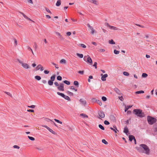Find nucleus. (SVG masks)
I'll return each mask as SVG.
<instances>
[{
	"instance_id": "f257e3e1",
	"label": "nucleus",
	"mask_w": 157,
	"mask_h": 157,
	"mask_svg": "<svg viewBox=\"0 0 157 157\" xmlns=\"http://www.w3.org/2000/svg\"><path fill=\"white\" fill-rule=\"evenodd\" d=\"M140 146L144 150H141L140 151V152L144 153L148 155L149 153V149L147 146L144 144H141Z\"/></svg>"
},
{
	"instance_id": "f03ea898",
	"label": "nucleus",
	"mask_w": 157,
	"mask_h": 157,
	"mask_svg": "<svg viewBox=\"0 0 157 157\" xmlns=\"http://www.w3.org/2000/svg\"><path fill=\"white\" fill-rule=\"evenodd\" d=\"M133 112L135 113V114L138 117H144V114L142 112V111L141 109H134Z\"/></svg>"
},
{
	"instance_id": "7ed1b4c3",
	"label": "nucleus",
	"mask_w": 157,
	"mask_h": 157,
	"mask_svg": "<svg viewBox=\"0 0 157 157\" xmlns=\"http://www.w3.org/2000/svg\"><path fill=\"white\" fill-rule=\"evenodd\" d=\"M83 59L84 61L87 63H89L90 65H92L93 63L92 61L90 56L88 55L84 56Z\"/></svg>"
},
{
	"instance_id": "20e7f679",
	"label": "nucleus",
	"mask_w": 157,
	"mask_h": 157,
	"mask_svg": "<svg viewBox=\"0 0 157 157\" xmlns=\"http://www.w3.org/2000/svg\"><path fill=\"white\" fill-rule=\"evenodd\" d=\"M147 120L148 123L150 124H153L156 121V119L150 116L147 117Z\"/></svg>"
},
{
	"instance_id": "39448f33",
	"label": "nucleus",
	"mask_w": 157,
	"mask_h": 157,
	"mask_svg": "<svg viewBox=\"0 0 157 157\" xmlns=\"http://www.w3.org/2000/svg\"><path fill=\"white\" fill-rule=\"evenodd\" d=\"M18 61L21 64V66L24 69H29L30 68V66L27 63H24L22 61L20 60L19 59H18Z\"/></svg>"
},
{
	"instance_id": "423d86ee",
	"label": "nucleus",
	"mask_w": 157,
	"mask_h": 157,
	"mask_svg": "<svg viewBox=\"0 0 157 157\" xmlns=\"http://www.w3.org/2000/svg\"><path fill=\"white\" fill-rule=\"evenodd\" d=\"M64 84L61 83L59 84V86L57 87V89L59 90L63 91L64 90Z\"/></svg>"
},
{
	"instance_id": "0eeeda50",
	"label": "nucleus",
	"mask_w": 157,
	"mask_h": 157,
	"mask_svg": "<svg viewBox=\"0 0 157 157\" xmlns=\"http://www.w3.org/2000/svg\"><path fill=\"white\" fill-rule=\"evenodd\" d=\"M99 118L101 119L105 117V115L104 113L102 111H100L98 112Z\"/></svg>"
},
{
	"instance_id": "6e6552de",
	"label": "nucleus",
	"mask_w": 157,
	"mask_h": 157,
	"mask_svg": "<svg viewBox=\"0 0 157 157\" xmlns=\"http://www.w3.org/2000/svg\"><path fill=\"white\" fill-rule=\"evenodd\" d=\"M101 76H102L101 77V79L103 81H106V78L108 76V75L107 74H105L104 75H103L102 74H101Z\"/></svg>"
},
{
	"instance_id": "1a4fd4ad",
	"label": "nucleus",
	"mask_w": 157,
	"mask_h": 157,
	"mask_svg": "<svg viewBox=\"0 0 157 157\" xmlns=\"http://www.w3.org/2000/svg\"><path fill=\"white\" fill-rule=\"evenodd\" d=\"M129 140L130 141H132V140H134L135 141V144H136V140L134 136H133L132 135H130L129 136Z\"/></svg>"
},
{
	"instance_id": "9d476101",
	"label": "nucleus",
	"mask_w": 157,
	"mask_h": 157,
	"mask_svg": "<svg viewBox=\"0 0 157 157\" xmlns=\"http://www.w3.org/2000/svg\"><path fill=\"white\" fill-rule=\"evenodd\" d=\"M79 101L82 105L85 106L86 105V102L85 100L81 98L80 99Z\"/></svg>"
},
{
	"instance_id": "9b49d317",
	"label": "nucleus",
	"mask_w": 157,
	"mask_h": 157,
	"mask_svg": "<svg viewBox=\"0 0 157 157\" xmlns=\"http://www.w3.org/2000/svg\"><path fill=\"white\" fill-rule=\"evenodd\" d=\"M89 1L90 2L96 5H98L99 4L98 2L96 0H89Z\"/></svg>"
},
{
	"instance_id": "f8f14e48",
	"label": "nucleus",
	"mask_w": 157,
	"mask_h": 157,
	"mask_svg": "<svg viewBox=\"0 0 157 157\" xmlns=\"http://www.w3.org/2000/svg\"><path fill=\"white\" fill-rule=\"evenodd\" d=\"M109 28L110 29L113 30H117L119 29L118 28L116 27L112 26L111 25L109 26Z\"/></svg>"
},
{
	"instance_id": "ddd939ff",
	"label": "nucleus",
	"mask_w": 157,
	"mask_h": 157,
	"mask_svg": "<svg viewBox=\"0 0 157 157\" xmlns=\"http://www.w3.org/2000/svg\"><path fill=\"white\" fill-rule=\"evenodd\" d=\"M132 105H129V106H125V110L124 111L125 112H126L127 110L131 108L132 107Z\"/></svg>"
},
{
	"instance_id": "4468645a",
	"label": "nucleus",
	"mask_w": 157,
	"mask_h": 157,
	"mask_svg": "<svg viewBox=\"0 0 157 157\" xmlns=\"http://www.w3.org/2000/svg\"><path fill=\"white\" fill-rule=\"evenodd\" d=\"M90 29L91 30V33L92 34H93L94 33H95V30L92 27L90 26Z\"/></svg>"
},
{
	"instance_id": "2eb2a0df",
	"label": "nucleus",
	"mask_w": 157,
	"mask_h": 157,
	"mask_svg": "<svg viewBox=\"0 0 157 157\" xmlns=\"http://www.w3.org/2000/svg\"><path fill=\"white\" fill-rule=\"evenodd\" d=\"M50 132L52 133L54 135L56 134V133L52 129H51L50 128H49L48 129Z\"/></svg>"
},
{
	"instance_id": "dca6fc26",
	"label": "nucleus",
	"mask_w": 157,
	"mask_h": 157,
	"mask_svg": "<svg viewBox=\"0 0 157 157\" xmlns=\"http://www.w3.org/2000/svg\"><path fill=\"white\" fill-rule=\"evenodd\" d=\"M113 127L114 128H112V127H110V129H111L112 130H113V131H114L115 133H117V131H118L117 130L116 127L115 126H113Z\"/></svg>"
},
{
	"instance_id": "f3484780",
	"label": "nucleus",
	"mask_w": 157,
	"mask_h": 157,
	"mask_svg": "<svg viewBox=\"0 0 157 157\" xmlns=\"http://www.w3.org/2000/svg\"><path fill=\"white\" fill-rule=\"evenodd\" d=\"M63 98H64L66 100H67L68 101H71L70 98L68 96L65 95H64Z\"/></svg>"
},
{
	"instance_id": "a211bd4d",
	"label": "nucleus",
	"mask_w": 157,
	"mask_h": 157,
	"mask_svg": "<svg viewBox=\"0 0 157 157\" xmlns=\"http://www.w3.org/2000/svg\"><path fill=\"white\" fill-rule=\"evenodd\" d=\"M61 1L60 0H58L56 3V5L57 6H60L61 4Z\"/></svg>"
},
{
	"instance_id": "6ab92c4d",
	"label": "nucleus",
	"mask_w": 157,
	"mask_h": 157,
	"mask_svg": "<svg viewBox=\"0 0 157 157\" xmlns=\"http://www.w3.org/2000/svg\"><path fill=\"white\" fill-rule=\"evenodd\" d=\"M114 90L119 95H121V93L120 91L117 88H115L114 89Z\"/></svg>"
},
{
	"instance_id": "aec40b11",
	"label": "nucleus",
	"mask_w": 157,
	"mask_h": 157,
	"mask_svg": "<svg viewBox=\"0 0 157 157\" xmlns=\"http://www.w3.org/2000/svg\"><path fill=\"white\" fill-rule=\"evenodd\" d=\"M78 46L83 48H86V46L84 44H79Z\"/></svg>"
},
{
	"instance_id": "412c9836",
	"label": "nucleus",
	"mask_w": 157,
	"mask_h": 157,
	"mask_svg": "<svg viewBox=\"0 0 157 157\" xmlns=\"http://www.w3.org/2000/svg\"><path fill=\"white\" fill-rule=\"evenodd\" d=\"M76 55L78 56L79 57V58H82L83 56V55L82 54H79L77 53L76 54Z\"/></svg>"
},
{
	"instance_id": "4be33fe9",
	"label": "nucleus",
	"mask_w": 157,
	"mask_h": 157,
	"mask_svg": "<svg viewBox=\"0 0 157 157\" xmlns=\"http://www.w3.org/2000/svg\"><path fill=\"white\" fill-rule=\"evenodd\" d=\"M60 63H61L65 64L66 63V62L65 59H62L60 61Z\"/></svg>"
},
{
	"instance_id": "5701e85b",
	"label": "nucleus",
	"mask_w": 157,
	"mask_h": 157,
	"mask_svg": "<svg viewBox=\"0 0 157 157\" xmlns=\"http://www.w3.org/2000/svg\"><path fill=\"white\" fill-rule=\"evenodd\" d=\"M128 132V128L127 127H125L124 128V132L126 134H127Z\"/></svg>"
},
{
	"instance_id": "b1692460",
	"label": "nucleus",
	"mask_w": 157,
	"mask_h": 157,
	"mask_svg": "<svg viewBox=\"0 0 157 157\" xmlns=\"http://www.w3.org/2000/svg\"><path fill=\"white\" fill-rule=\"evenodd\" d=\"M144 93V91L143 90H140L137 91H136L135 92V94H143Z\"/></svg>"
},
{
	"instance_id": "393cba45",
	"label": "nucleus",
	"mask_w": 157,
	"mask_h": 157,
	"mask_svg": "<svg viewBox=\"0 0 157 157\" xmlns=\"http://www.w3.org/2000/svg\"><path fill=\"white\" fill-rule=\"evenodd\" d=\"M35 78L38 81L40 80L41 79V77L40 76L38 75L36 76L35 77Z\"/></svg>"
},
{
	"instance_id": "a878e982",
	"label": "nucleus",
	"mask_w": 157,
	"mask_h": 157,
	"mask_svg": "<svg viewBox=\"0 0 157 157\" xmlns=\"http://www.w3.org/2000/svg\"><path fill=\"white\" fill-rule=\"evenodd\" d=\"M42 65L40 64H39L36 67V69L37 70H38L40 69L41 67H42Z\"/></svg>"
},
{
	"instance_id": "bb28decb",
	"label": "nucleus",
	"mask_w": 157,
	"mask_h": 157,
	"mask_svg": "<svg viewBox=\"0 0 157 157\" xmlns=\"http://www.w3.org/2000/svg\"><path fill=\"white\" fill-rule=\"evenodd\" d=\"M74 84L77 86V87L78 86L79 83L78 81H75L74 82Z\"/></svg>"
},
{
	"instance_id": "cd10ccee",
	"label": "nucleus",
	"mask_w": 157,
	"mask_h": 157,
	"mask_svg": "<svg viewBox=\"0 0 157 157\" xmlns=\"http://www.w3.org/2000/svg\"><path fill=\"white\" fill-rule=\"evenodd\" d=\"M56 76L55 75H53L51 77V80L53 81L55 78Z\"/></svg>"
},
{
	"instance_id": "c85d7f7f",
	"label": "nucleus",
	"mask_w": 157,
	"mask_h": 157,
	"mask_svg": "<svg viewBox=\"0 0 157 157\" xmlns=\"http://www.w3.org/2000/svg\"><path fill=\"white\" fill-rule=\"evenodd\" d=\"M109 43L111 44H115V43L113 41V40H111L109 41Z\"/></svg>"
},
{
	"instance_id": "c756f323",
	"label": "nucleus",
	"mask_w": 157,
	"mask_h": 157,
	"mask_svg": "<svg viewBox=\"0 0 157 157\" xmlns=\"http://www.w3.org/2000/svg\"><path fill=\"white\" fill-rule=\"evenodd\" d=\"M63 82L64 83H65L67 85H69L70 84V82H69V81H68L67 80H65V81H63Z\"/></svg>"
},
{
	"instance_id": "7c9ffc66",
	"label": "nucleus",
	"mask_w": 157,
	"mask_h": 157,
	"mask_svg": "<svg viewBox=\"0 0 157 157\" xmlns=\"http://www.w3.org/2000/svg\"><path fill=\"white\" fill-rule=\"evenodd\" d=\"M48 83L49 85L50 86H52L53 85V81H52L51 80H49L48 81Z\"/></svg>"
},
{
	"instance_id": "2f4dec72",
	"label": "nucleus",
	"mask_w": 157,
	"mask_h": 157,
	"mask_svg": "<svg viewBox=\"0 0 157 157\" xmlns=\"http://www.w3.org/2000/svg\"><path fill=\"white\" fill-rule=\"evenodd\" d=\"M28 138L30 140L32 141H34L35 140V138L32 137H31L29 136H28Z\"/></svg>"
},
{
	"instance_id": "473e14b6",
	"label": "nucleus",
	"mask_w": 157,
	"mask_h": 157,
	"mask_svg": "<svg viewBox=\"0 0 157 157\" xmlns=\"http://www.w3.org/2000/svg\"><path fill=\"white\" fill-rule=\"evenodd\" d=\"M142 76L143 78H146L147 77V75L146 73H143Z\"/></svg>"
},
{
	"instance_id": "72a5a7b5",
	"label": "nucleus",
	"mask_w": 157,
	"mask_h": 157,
	"mask_svg": "<svg viewBox=\"0 0 157 157\" xmlns=\"http://www.w3.org/2000/svg\"><path fill=\"white\" fill-rule=\"evenodd\" d=\"M120 52L118 50L115 49L114 50V53L115 54H119Z\"/></svg>"
},
{
	"instance_id": "f704fd0d",
	"label": "nucleus",
	"mask_w": 157,
	"mask_h": 157,
	"mask_svg": "<svg viewBox=\"0 0 157 157\" xmlns=\"http://www.w3.org/2000/svg\"><path fill=\"white\" fill-rule=\"evenodd\" d=\"M102 142L103 143L105 144H108V143L107 142L105 139H103L102 140Z\"/></svg>"
},
{
	"instance_id": "c9c22d12",
	"label": "nucleus",
	"mask_w": 157,
	"mask_h": 157,
	"mask_svg": "<svg viewBox=\"0 0 157 157\" xmlns=\"http://www.w3.org/2000/svg\"><path fill=\"white\" fill-rule=\"evenodd\" d=\"M57 94L58 95L61 96L62 97H63V96H64V95L62 93H60L59 92H57Z\"/></svg>"
},
{
	"instance_id": "e433bc0d",
	"label": "nucleus",
	"mask_w": 157,
	"mask_h": 157,
	"mask_svg": "<svg viewBox=\"0 0 157 157\" xmlns=\"http://www.w3.org/2000/svg\"><path fill=\"white\" fill-rule=\"evenodd\" d=\"M99 127L102 130H104L105 128L101 124H99L98 125Z\"/></svg>"
},
{
	"instance_id": "4c0bfd02",
	"label": "nucleus",
	"mask_w": 157,
	"mask_h": 157,
	"mask_svg": "<svg viewBox=\"0 0 157 157\" xmlns=\"http://www.w3.org/2000/svg\"><path fill=\"white\" fill-rule=\"evenodd\" d=\"M80 115V116H82L83 117H86V118L88 117V116L86 115L83 114V113H82V114H81Z\"/></svg>"
},
{
	"instance_id": "58836bf2",
	"label": "nucleus",
	"mask_w": 157,
	"mask_h": 157,
	"mask_svg": "<svg viewBox=\"0 0 157 157\" xmlns=\"http://www.w3.org/2000/svg\"><path fill=\"white\" fill-rule=\"evenodd\" d=\"M96 102L99 105H102V102L101 101L98 100Z\"/></svg>"
},
{
	"instance_id": "ea45409f",
	"label": "nucleus",
	"mask_w": 157,
	"mask_h": 157,
	"mask_svg": "<svg viewBox=\"0 0 157 157\" xmlns=\"http://www.w3.org/2000/svg\"><path fill=\"white\" fill-rule=\"evenodd\" d=\"M62 77L60 76H58L57 77V79L58 80L61 81L62 80Z\"/></svg>"
},
{
	"instance_id": "a19ab883",
	"label": "nucleus",
	"mask_w": 157,
	"mask_h": 157,
	"mask_svg": "<svg viewBox=\"0 0 157 157\" xmlns=\"http://www.w3.org/2000/svg\"><path fill=\"white\" fill-rule=\"evenodd\" d=\"M123 74L125 76H128L129 75V74L128 72L124 71L123 72Z\"/></svg>"
},
{
	"instance_id": "79ce46f5",
	"label": "nucleus",
	"mask_w": 157,
	"mask_h": 157,
	"mask_svg": "<svg viewBox=\"0 0 157 157\" xmlns=\"http://www.w3.org/2000/svg\"><path fill=\"white\" fill-rule=\"evenodd\" d=\"M54 120L56 122H57V123H60V124H62V123L61 121H60L56 119H54Z\"/></svg>"
},
{
	"instance_id": "37998d69",
	"label": "nucleus",
	"mask_w": 157,
	"mask_h": 157,
	"mask_svg": "<svg viewBox=\"0 0 157 157\" xmlns=\"http://www.w3.org/2000/svg\"><path fill=\"white\" fill-rule=\"evenodd\" d=\"M20 13L23 15V17H24L26 19L28 18V17H27L23 13H22V12H20Z\"/></svg>"
},
{
	"instance_id": "c03bdc74",
	"label": "nucleus",
	"mask_w": 157,
	"mask_h": 157,
	"mask_svg": "<svg viewBox=\"0 0 157 157\" xmlns=\"http://www.w3.org/2000/svg\"><path fill=\"white\" fill-rule=\"evenodd\" d=\"M13 147L14 148H16L17 149H19L20 148V147L17 145H14L13 146Z\"/></svg>"
},
{
	"instance_id": "a18cd8bd",
	"label": "nucleus",
	"mask_w": 157,
	"mask_h": 157,
	"mask_svg": "<svg viewBox=\"0 0 157 157\" xmlns=\"http://www.w3.org/2000/svg\"><path fill=\"white\" fill-rule=\"evenodd\" d=\"M13 40L14 41L15 46H16L17 44V41L16 39H14Z\"/></svg>"
},
{
	"instance_id": "49530a36",
	"label": "nucleus",
	"mask_w": 157,
	"mask_h": 157,
	"mask_svg": "<svg viewBox=\"0 0 157 157\" xmlns=\"http://www.w3.org/2000/svg\"><path fill=\"white\" fill-rule=\"evenodd\" d=\"M5 93H6L8 95L10 96V97H12V95L10 93H9V92H6V91L5 92Z\"/></svg>"
},
{
	"instance_id": "de8ad7c7",
	"label": "nucleus",
	"mask_w": 157,
	"mask_h": 157,
	"mask_svg": "<svg viewBox=\"0 0 157 157\" xmlns=\"http://www.w3.org/2000/svg\"><path fill=\"white\" fill-rule=\"evenodd\" d=\"M104 123L106 125H109V122L106 120L104 121Z\"/></svg>"
},
{
	"instance_id": "09e8293b",
	"label": "nucleus",
	"mask_w": 157,
	"mask_h": 157,
	"mask_svg": "<svg viewBox=\"0 0 157 157\" xmlns=\"http://www.w3.org/2000/svg\"><path fill=\"white\" fill-rule=\"evenodd\" d=\"M36 149L38 150L39 151H41L43 150V149L41 147H36Z\"/></svg>"
},
{
	"instance_id": "8fccbe9b",
	"label": "nucleus",
	"mask_w": 157,
	"mask_h": 157,
	"mask_svg": "<svg viewBox=\"0 0 157 157\" xmlns=\"http://www.w3.org/2000/svg\"><path fill=\"white\" fill-rule=\"evenodd\" d=\"M67 93L70 96H73V94L72 93L69 91L67 92Z\"/></svg>"
},
{
	"instance_id": "3c124183",
	"label": "nucleus",
	"mask_w": 157,
	"mask_h": 157,
	"mask_svg": "<svg viewBox=\"0 0 157 157\" xmlns=\"http://www.w3.org/2000/svg\"><path fill=\"white\" fill-rule=\"evenodd\" d=\"M102 100L104 101H105L107 100L106 98L104 96H103L101 98Z\"/></svg>"
},
{
	"instance_id": "603ef678",
	"label": "nucleus",
	"mask_w": 157,
	"mask_h": 157,
	"mask_svg": "<svg viewBox=\"0 0 157 157\" xmlns=\"http://www.w3.org/2000/svg\"><path fill=\"white\" fill-rule=\"evenodd\" d=\"M45 8V10L47 12H48L49 13H52L51 11L48 9V8Z\"/></svg>"
},
{
	"instance_id": "864d4df0",
	"label": "nucleus",
	"mask_w": 157,
	"mask_h": 157,
	"mask_svg": "<svg viewBox=\"0 0 157 157\" xmlns=\"http://www.w3.org/2000/svg\"><path fill=\"white\" fill-rule=\"evenodd\" d=\"M35 107V105H32L31 106H28V107L30 108H32V109L34 108Z\"/></svg>"
},
{
	"instance_id": "5fc2aeb1",
	"label": "nucleus",
	"mask_w": 157,
	"mask_h": 157,
	"mask_svg": "<svg viewBox=\"0 0 157 157\" xmlns=\"http://www.w3.org/2000/svg\"><path fill=\"white\" fill-rule=\"evenodd\" d=\"M71 89H72V90H74L75 91H77V89H76L73 86H71Z\"/></svg>"
},
{
	"instance_id": "6e6d98bb",
	"label": "nucleus",
	"mask_w": 157,
	"mask_h": 157,
	"mask_svg": "<svg viewBox=\"0 0 157 157\" xmlns=\"http://www.w3.org/2000/svg\"><path fill=\"white\" fill-rule=\"evenodd\" d=\"M99 51L101 52H104L105 51V50L104 49L100 48L99 49Z\"/></svg>"
},
{
	"instance_id": "4d7b16f0",
	"label": "nucleus",
	"mask_w": 157,
	"mask_h": 157,
	"mask_svg": "<svg viewBox=\"0 0 157 157\" xmlns=\"http://www.w3.org/2000/svg\"><path fill=\"white\" fill-rule=\"evenodd\" d=\"M97 63L96 62H95L94 63V64L93 65V66L95 67V69H96L97 68Z\"/></svg>"
},
{
	"instance_id": "13d9d810",
	"label": "nucleus",
	"mask_w": 157,
	"mask_h": 157,
	"mask_svg": "<svg viewBox=\"0 0 157 157\" xmlns=\"http://www.w3.org/2000/svg\"><path fill=\"white\" fill-rule=\"evenodd\" d=\"M119 99L121 101H123L124 100V98L122 96L119 97Z\"/></svg>"
},
{
	"instance_id": "bf43d9fd",
	"label": "nucleus",
	"mask_w": 157,
	"mask_h": 157,
	"mask_svg": "<svg viewBox=\"0 0 157 157\" xmlns=\"http://www.w3.org/2000/svg\"><path fill=\"white\" fill-rule=\"evenodd\" d=\"M44 72L45 74H48L49 73V71L47 70H44Z\"/></svg>"
},
{
	"instance_id": "052dcab7",
	"label": "nucleus",
	"mask_w": 157,
	"mask_h": 157,
	"mask_svg": "<svg viewBox=\"0 0 157 157\" xmlns=\"http://www.w3.org/2000/svg\"><path fill=\"white\" fill-rule=\"evenodd\" d=\"M54 84L56 86H59V84H58L57 82H54Z\"/></svg>"
},
{
	"instance_id": "680f3d73",
	"label": "nucleus",
	"mask_w": 157,
	"mask_h": 157,
	"mask_svg": "<svg viewBox=\"0 0 157 157\" xmlns=\"http://www.w3.org/2000/svg\"><path fill=\"white\" fill-rule=\"evenodd\" d=\"M45 121H46L47 122H50V121H52L51 120H50V119H48V118H45Z\"/></svg>"
},
{
	"instance_id": "e2e57ef3",
	"label": "nucleus",
	"mask_w": 157,
	"mask_h": 157,
	"mask_svg": "<svg viewBox=\"0 0 157 157\" xmlns=\"http://www.w3.org/2000/svg\"><path fill=\"white\" fill-rule=\"evenodd\" d=\"M78 73L81 74V75H83L84 73V71H78Z\"/></svg>"
},
{
	"instance_id": "0e129e2a",
	"label": "nucleus",
	"mask_w": 157,
	"mask_h": 157,
	"mask_svg": "<svg viewBox=\"0 0 157 157\" xmlns=\"http://www.w3.org/2000/svg\"><path fill=\"white\" fill-rule=\"evenodd\" d=\"M105 26H107L109 28V26H110L109 24L108 23H105Z\"/></svg>"
},
{
	"instance_id": "69168bd1",
	"label": "nucleus",
	"mask_w": 157,
	"mask_h": 157,
	"mask_svg": "<svg viewBox=\"0 0 157 157\" xmlns=\"http://www.w3.org/2000/svg\"><path fill=\"white\" fill-rule=\"evenodd\" d=\"M42 126L43 127H45V128H46L47 129H48V128H49L46 125H42Z\"/></svg>"
},
{
	"instance_id": "338daca9",
	"label": "nucleus",
	"mask_w": 157,
	"mask_h": 157,
	"mask_svg": "<svg viewBox=\"0 0 157 157\" xmlns=\"http://www.w3.org/2000/svg\"><path fill=\"white\" fill-rule=\"evenodd\" d=\"M27 111L29 112H34V110L33 109L27 110Z\"/></svg>"
},
{
	"instance_id": "774afa93",
	"label": "nucleus",
	"mask_w": 157,
	"mask_h": 157,
	"mask_svg": "<svg viewBox=\"0 0 157 157\" xmlns=\"http://www.w3.org/2000/svg\"><path fill=\"white\" fill-rule=\"evenodd\" d=\"M92 101L93 102H97V101H98L97 100L96 98H93L92 99Z\"/></svg>"
}]
</instances>
